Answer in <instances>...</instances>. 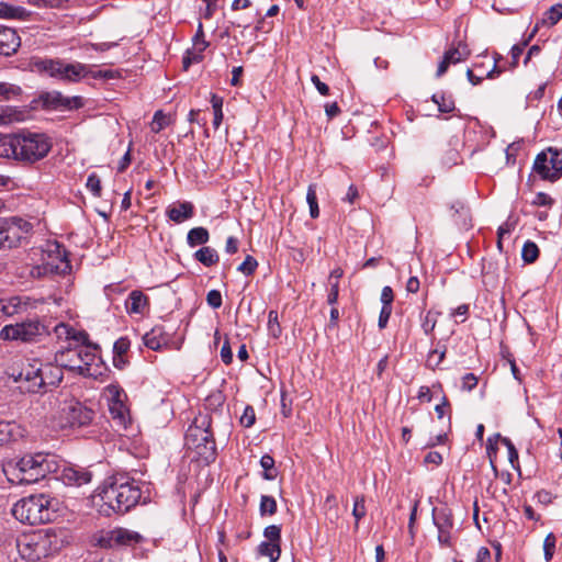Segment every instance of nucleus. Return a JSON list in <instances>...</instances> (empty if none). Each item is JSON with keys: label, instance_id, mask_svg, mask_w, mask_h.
Segmentation results:
<instances>
[{"label": "nucleus", "instance_id": "19", "mask_svg": "<svg viewBox=\"0 0 562 562\" xmlns=\"http://www.w3.org/2000/svg\"><path fill=\"white\" fill-rule=\"evenodd\" d=\"M92 474L82 468L65 467L61 470L60 479L66 485L81 486L90 483Z\"/></svg>", "mask_w": 562, "mask_h": 562}, {"label": "nucleus", "instance_id": "63", "mask_svg": "<svg viewBox=\"0 0 562 562\" xmlns=\"http://www.w3.org/2000/svg\"><path fill=\"white\" fill-rule=\"evenodd\" d=\"M391 314H392V306H382L380 315H379V322H378V325L381 329L386 326Z\"/></svg>", "mask_w": 562, "mask_h": 562}, {"label": "nucleus", "instance_id": "10", "mask_svg": "<svg viewBox=\"0 0 562 562\" xmlns=\"http://www.w3.org/2000/svg\"><path fill=\"white\" fill-rule=\"evenodd\" d=\"M533 171L542 180L555 182L562 177V150L549 147L537 155Z\"/></svg>", "mask_w": 562, "mask_h": 562}, {"label": "nucleus", "instance_id": "49", "mask_svg": "<svg viewBox=\"0 0 562 562\" xmlns=\"http://www.w3.org/2000/svg\"><path fill=\"white\" fill-rule=\"evenodd\" d=\"M516 222L508 218L497 229V247L502 250V240L506 234H510L515 229Z\"/></svg>", "mask_w": 562, "mask_h": 562}, {"label": "nucleus", "instance_id": "55", "mask_svg": "<svg viewBox=\"0 0 562 562\" xmlns=\"http://www.w3.org/2000/svg\"><path fill=\"white\" fill-rule=\"evenodd\" d=\"M255 422H256L255 409L251 406H246L243 415L240 416V424L244 427L249 428L255 424Z\"/></svg>", "mask_w": 562, "mask_h": 562}, {"label": "nucleus", "instance_id": "51", "mask_svg": "<svg viewBox=\"0 0 562 562\" xmlns=\"http://www.w3.org/2000/svg\"><path fill=\"white\" fill-rule=\"evenodd\" d=\"M86 187L92 193L93 196H101V180L95 173H91L88 177Z\"/></svg>", "mask_w": 562, "mask_h": 562}, {"label": "nucleus", "instance_id": "46", "mask_svg": "<svg viewBox=\"0 0 562 562\" xmlns=\"http://www.w3.org/2000/svg\"><path fill=\"white\" fill-rule=\"evenodd\" d=\"M352 516L356 519L355 528L358 529L360 519L366 516V506H364V497L363 496L356 497L353 508H352Z\"/></svg>", "mask_w": 562, "mask_h": 562}, {"label": "nucleus", "instance_id": "59", "mask_svg": "<svg viewBox=\"0 0 562 562\" xmlns=\"http://www.w3.org/2000/svg\"><path fill=\"white\" fill-rule=\"evenodd\" d=\"M202 59V53L196 52H187V55L183 57L182 64L183 68L187 70L192 63H199Z\"/></svg>", "mask_w": 562, "mask_h": 562}, {"label": "nucleus", "instance_id": "23", "mask_svg": "<svg viewBox=\"0 0 562 562\" xmlns=\"http://www.w3.org/2000/svg\"><path fill=\"white\" fill-rule=\"evenodd\" d=\"M143 341L147 348L157 351L167 345L168 339L162 327L156 326L143 336Z\"/></svg>", "mask_w": 562, "mask_h": 562}, {"label": "nucleus", "instance_id": "2", "mask_svg": "<svg viewBox=\"0 0 562 562\" xmlns=\"http://www.w3.org/2000/svg\"><path fill=\"white\" fill-rule=\"evenodd\" d=\"M66 543V535L63 530L48 528L23 536L18 540V550L27 562H38L57 553Z\"/></svg>", "mask_w": 562, "mask_h": 562}, {"label": "nucleus", "instance_id": "15", "mask_svg": "<svg viewBox=\"0 0 562 562\" xmlns=\"http://www.w3.org/2000/svg\"><path fill=\"white\" fill-rule=\"evenodd\" d=\"M54 333L57 340L68 342V347H74L88 341V334L83 330H77L66 323L53 324L50 321V334Z\"/></svg>", "mask_w": 562, "mask_h": 562}, {"label": "nucleus", "instance_id": "38", "mask_svg": "<svg viewBox=\"0 0 562 562\" xmlns=\"http://www.w3.org/2000/svg\"><path fill=\"white\" fill-rule=\"evenodd\" d=\"M130 348V341L126 338H120L114 342L113 350L115 353L114 366L121 368L122 356L127 352Z\"/></svg>", "mask_w": 562, "mask_h": 562}, {"label": "nucleus", "instance_id": "43", "mask_svg": "<svg viewBox=\"0 0 562 562\" xmlns=\"http://www.w3.org/2000/svg\"><path fill=\"white\" fill-rule=\"evenodd\" d=\"M260 515L261 516H272L277 512V502L272 496L262 495L260 498V506H259Z\"/></svg>", "mask_w": 562, "mask_h": 562}, {"label": "nucleus", "instance_id": "44", "mask_svg": "<svg viewBox=\"0 0 562 562\" xmlns=\"http://www.w3.org/2000/svg\"><path fill=\"white\" fill-rule=\"evenodd\" d=\"M325 508H326L327 518L331 522H335L338 519L339 515H338L336 496L334 494L327 495V497L325 499Z\"/></svg>", "mask_w": 562, "mask_h": 562}, {"label": "nucleus", "instance_id": "5", "mask_svg": "<svg viewBox=\"0 0 562 562\" xmlns=\"http://www.w3.org/2000/svg\"><path fill=\"white\" fill-rule=\"evenodd\" d=\"M12 515L23 524H46L56 517V501L46 494L30 495L14 504Z\"/></svg>", "mask_w": 562, "mask_h": 562}, {"label": "nucleus", "instance_id": "14", "mask_svg": "<svg viewBox=\"0 0 562 562\" xmlns=\"http://www.w3.org/2000/svg\"><path fill=\"white\" fill-rule=\"evenodd\" d=\"M36 308V301L29 296H10L0 300V317L23 315Z\"/></svg>", "mask_w": 562, "mask_h": 562}, {"label": "nucleus", "instance_id": "1", "mask_svg": "<svg viewBox=\"0 0 562 562\" xmlns=\"http://www.w3.org/2000/svg\"><path fill=\"white\" fill-rule=\"evenodd\" d=\"M52 140L44 133L23 131L0 136V157L23 165H33L44 159L52 149Z\"/></svg>", "mask_w": 562, "mask_h": 562}, {"label": "nucleus", "instance_id": "45", "mask_svg": "<svg viewBox=\"0 0 562 562\" xmlns=\"http://www.w3.org/2000/svg\"><path fill=\"white\" fill-rule=\"evenodd\" d=\"M496 439H501L502 443L507 448L508 450V460L513 468L518 467V451L515 448L514 443L510 441V439L506 437H501L499 434H496Z\"/></svg>", "mask_w": 562, "mask_h": 562}, {"label": "nucleus", "instance_id": "4", "mask_svg": "<svg viewBox=\"0 0 562 562\" xmlns=\"http://www.w3.org/2000/svg\"><path fill=\"white\" fill-rule=\"evenodd\" d=\"M63 380V369L52 363L32 359L24 364L15 378L20 387L29 393H46L47 387L57 386Z\"/></svg>", "mask_w": 562, "mask_h": 562}, {"label": "nucleus", "instance_id": "39", "mask_svg": "<svg viewBox=\"0 0 562 562\" xmlns=\"http://www.w3.org/2000/svg\"><path fill=\"white\" fill-rule=\"evenodd\" d=\"M170 124V117L162 111H156L150 123L151 132L159 133Z\"/></svg>", "mask_w": 562, "mask_h": 562}, {"label": "nucleus", "instance_id": "37", "mask_svg": "<svg viewBox=\"0 0 562 562\" xmlns=\"http://www.w3.org/2000/svg\"><path fill=\"white\" fill-rule=\"evenodd\" d=\"M260 465L263 469L265 480H274L277 472L274 470V459L269 454H263L260 459Z\"/></svg>", "mask_w": 562, "mask_h": 562}, {"label": "nucleus", "instance_id": "29", "mask_svg": "<svg viewBox=\"0 0 562 562\" xmlns=\"http://www.w3.org/2000/svg\"><path fill=\"white\" fill-rule=\"evenodd\" d=\"M194 258L205 267H211L217 263L220 259L217 251L209 246H204L195 251Z\"/></svg>", "mask_w": 562, "mask_h": 562}, {"label": "nucleus", "instance_id": "25", "mask_svg": "<svg viewBox=\"0 0 562 562\" xmlns=\"http://www.w3.org/2000/svg\"><path fill=\"white\" fill-rule=\"evenodd\" d=\"M23 436L22 428L14 422L0 420V446Z\"/></svg>", "mask_w": 562, "mask_h": 562}, {"label": "nucleus", "instance_id": "48", "mask_svg": "<svg viewBox=\"0 0 562 562\" xmlns=\"http://www.w3.org/2000/svg\"><path fill=\"white\" fill-rule=\"evenodd\" d=\"M268 329L271 336L278 338L281 335V327L278 321V312L270 311L268 314Z\"/></svg>", "mask_w": 562, "mask_h": 562}, {"label": "nucleus", "instance_id": "18", "mask_svg": "<svg viewBox=\"0 0 562 562\" xmlns=\"http://www.w3.org/2000/svg\"><path fill=\"white\" fill-rule=\"evenodd\" d=\"M46 103L55 110H76L82 108L85 102L79 95L66 97L60 92H54L47 95Z\"/></svg>", "mask_w": 562, "mask_h": 562}, {"label": "nucleus", "instance_id": "8", "mask_svg": "<svg viewBox=\"0 0 562 562\" xmlns=\"http://www.w3.org/2000/svg\"><path fill=\"white\" fill-rule=\"evenodd\" d=\"M211 418L209 415H200L194 418L186 432V446L195 450L205 461L215 459V441L210 430Z\"/></svg>", "mask_w": 562, "mask_h": 562}, {"label": "nucleus", "instance_id": "64", "mask_svg": "<svg viewBox=\"0 0 562 562\" xmlns=\"http://www.w3.org/2000/svg\"><path fill=\"white\" fill-rule=\"evenodd\" d=\"M221 359L225 364H229L233 361V352L228 340H226L222 346Z\"/></svg>", "mask_w": 562, "mask_h": 562}, {"label": "nucleus", "instance_id": "31", "mask_svg": "<svg viewBox=\"0 0 562 562\" xmlns=\"http://www.w3.org/2000/svg\"><path fill=\"white\" fill-rule=\"evenodd\" d=\"M562 19V3L551 5L543 14L541 24L548 27L555 25Z\"/></svg>", "mask_w": 562, "mask_h": 562}, {"label": "nucleus", "instance_id": "12", "mask_svg": "<svg viewBox=\"0 0 562 562\" xmlns=\"http://www.w3.org/2000/svg\"><path fill=\"white\" fill-rule=\"evenodd\" d=\"M31 229L32 225L21 217L0 220L1 247H16Z\"/></svg>", "mask_w": 562, "mask_h": 562}, {"label": "nucleus", "instance_id": "17", "mask_svg": "<svg viewBox=\"0 0 562 562\" xmlns=\"http://www.w3.org/2000/svg\"><path fill=\"white\" fill-rule=\"evenodd\" d=\"M434 524L438 529V541L442 547L451 546V529L453 527V520L449 513L440 510L438 514H434Z\"/></svg>", "mask_w": 562, "mask_h": 562}, {"label": "nucleus", "instance_id": "62", "mask_svg": "<svg viewBox=\"0 0 562 562\" xmlns=\"http://www.w3.org/2000/svg\"><path fill=\"white\" fill-rule=\"evenodd\" d=\"M394 300L393 290L391 286L385 285L381 292L382 306H392Z\"/></svg>", "mask_w": 562, "mask_h": 562}, {"label": "nucleus", "instance_id": "24", "mask_svg": "<svg viewBox=\"0 0 562 562\" xmlns=\"http://www.w3.org/2000/svg\"><path fill=\"white\" fill-rule=\"evenodd\" d=\"M116 529V548L119 547H133L140 542H143L144 537L134 530H130L126 528H115Z\"/></svg>", "mask_w": 562, "mask_h": 562}, {"label": "nucleus", "instance_id": "13", "mask_svg": "<svg viewBox=\"0 0 562 562\" xmlns=\"http://www.w3.org/2000/svg\"><path fill=\"white\" fill-rule=\"evenodd\" d=\"M44 69L52 76L61 80L75 82L90 74V66L81 63L67 64L60 60L45 61Z\"/></svg>", "mask_w": 562, "mask_h": 562}, {"label": "nucleus", "instance_id": "61", "mask_svg": "<svg viewBox=\"0 0 562 562\" xmlns=\"http://www.w3.org/2000/svg\"><path fill=\"white\" fill-rule=\"evenodd\" d=\"M477 385V378L473 373H467L462 378V390L472 391Z\"/></svg>", "mask_w": 562, "mask_h": 562}, {"label": "nucleus", "instance_id": "16", "mask_svg": "<svg viewBox=\"0 0 562 562\" xmlns=\"http://www.w3.org/2000/svg\"><path fill=\"white\" fill-rule=\"evenodd\" d=\"M66 355L78 356L79 364H81L83 371L80 372L81 375H92L90 368L97 360V348L94 346L86 341L77 347H67Z\"/></svg>", "mask_w": 562, "mask_h": 562}, {"label": "nucleus", "instance_id": "60", "mask_svg": "<svg viewBox=\"0 0 562 562\" xmlns=\"http://www.w3.org/2000/svg\"><path fill=\"white\" fill-rule=\"evenodd\" d=\"M436 318L432 316L431 312H428L425 315V318L422 324V328L426 335H429L436 327Z\"/></svg>", "mask_w": 562, "mask_h": 562}, {"label": "nucleus", "instance_id": "50", "mask_svg": "<svg viewBox=\"0 0 562 562\" xmlns=\"http://www.w3.org/2000/svg\"><path fill=\"white\" fill-rule=\"evenodd\" d=\"M258 266L257 260L248 255L245 260L238 266L237 270L245 276H250L255 272L256 268Z\"/></svg>", "mask_w": 562, "mask_h": 562}, {"label": "nucleus", "instance_id": "11", "mask_svg": "<svg viewBox=\"0 0 562 562\" xmlns=\"http://www.w3.org/2000/svg\"><path fill=\"white\" fill-rule=\"evenodd\" d=\"M109 412L113 422L122 428H126L131 422L130 409L126 405L127 395L117 384H110L103 391Z\"/></svg>", "mask_w": 562, "mask_h": 562}, {"label": "nucleus", "instance_id": "36", "mask_svg": "<svg viewBox=\"0 0 562 562\" xmlns=\"http://www.w3.org/2000/svg\"><path fill=\"white\" fill-rule=\"evenodd\" d=\"M539 248L538 246L530 240H527L521 249V258L527 263H532L538 259Z\"/></svg>", "mask_w": 562, "mask_h": 562}, {"label": "nucleus", "instance_id": "21", "mask_svg": "<svg viewBox=\"0 0 562 562\" xmlns=\"http://www.w3.org/2000/svg\"><path fill=\"white\" fill-rule=\"evenodd\" d=\"M166 215L175 223H182L193 217L194 205L188 201L171 204L167 207Z\"/></svg>", "mask_w": 562, "mask_h": 562}, {"label": "nucleus", "instance_id": "3", "mask_svg": "<svg viewBox=\"0 0 562 562\" xmlns=\"http://www.w3.org/2000/svg\"><path fill=\"white\" fill-rule=\"evenodd\" d=\"M57 463L55 458L45 453L25 454L16 461L4 465V472L11 482L31 484L55 472Z\"/></svg>", "mask_w": 562, "mask_h": 562}, {"label": "nucleus", "instance_id": "27", "mask_svg": "<svg viewBox=\"0 0 562 562\" xmlns=\"http://www.w3.org/2000/svg\"><path fill=\"white\" fill-rule=\"evenodd\" d=\"M30 12L23 7L0 2V18L27 20Z\"/></svg>", "mask_w": 562, "mask_h": 562}, {"label": "nucleus", "instance_id": "20", "mask_svg": "<svg viewBox=\"0 0 562 562\" xmlns=\"http://www.w3.org/2000/svg\"><path fill=\"white\" fill-rule=\"evenodd\" d=\"M20 46V37L11 27L0 26V55L10 56Z\"/></svg>", "mask_w": 562, "mask_h": 562}, {"label": "nucleus", "instance_id": "26", "mask_svg": "<svg viewBox=\"0 0 562 562\" xmlns=\"http://www.w3.org/2000/svg\"><path fill=\"white\" fill-rule=\"evenodd\" d=\"M67 347L64 350H60L56 353L55 360L61 368H66L70 371H76L80 374L82 371L81 364H79L80 360H78V356L66 355Z\"/></svg>", "mask_w": 562, "mask_h": 562}, {"label": "nucleus", "instance_id": "54", "mask_svg": "<svg viewBox=\"0 0 562 562\" xmlns=\"http://www.w3.org/2000/svg\"><path fill=\"white\" fill-rule=\"evenodd\" d=\"M194 41V49L203 53L207 47V42L204 40L203 25L199 23L196 34L193 38Z\"/></svg>", "mask_w": 562, "mask_h": 562}, {"label": "nucleus", "instance_id": "34", "mask_svg": "<svg viewBox=\"0 0 562 562\" xmlns=\"http://www.w3.org/2000/svg\"><path fill=\"white\" fill-rule=\"evenodd\" d=\"M21 88L16 85L0 82V101L13 100L21 95Z\"/></svg>", "mask_w": 562, "mask_h": 562}, {"label": "nucleus", "instance_id": "56", "mask_svg": "<svg viewBox=\"0 0 562 562\" xmlns=\"http://www.w3.org/2000/svg\"><path fill=\"white\" fill-rule=\"evenodd\" d=\"M207 304L213 308H218L222 305V294L217 290H211L206 295Z\"/></svg>", "mask_w": 562, "mask_h": 562}, {"label": "nucleus", "instance_id": "6", "mask_svg": "<svg viewBox=\"0 0 562 562\" xmlns=\"http://www.w3.org/2000/svg\"><path fill=\"white\" fill-rule=\"evenodd\" d=\"M49 404L58 407V426L64 428H80L88 426L94 418L93 409L76 400L69 392L60 391L52 395Z\"/></svg>", "mask_w": 562, "mask_h": 562}, {"label": "nucleus", "instance_id": "7", "mask_svg": "<svg viewBox=\"0 0 562 562\" xmlns=\"http://www.w3.org/2000/svg\"><path fill=\"white\" fill-rule=\"evenodd\" d=\"M103 504L101 513L111 515V513L124 514L136 506L142 497V491L138 483L134 480L124 483H112L103 488L100 494Z\"/></svg>", "mask_w": 562, "mask_h": 562}, {"label": "nucleus", "instance_id": "9", "mask_svg": "<svg viewBox=\"0 0 562 562\" xmlns=\"http://www.w3.org/2000/svg\"><path fill=\"white\" fill-rule=\"evenodd\" d=\"M50 335V319L27 318L21 323L5 325L0 330L2 340H19L22 342H35Z\"/></svg>", "mask_w": 562, "mask_h": 562}, {"label": "nucleus", "instance_id": "28", "mask_svg": "<svg viewBox=\"0 0 562 562\" xmlns=\"http://www.w3.org/2000/svg\"><path fill=\"white\" fill-rule=\"evenodd\" d=\"M116 529L112 530H102L93 536V542L94 544L99 546L100 548L104 549H113L116 548Z\"/></svg>", "mask_w": 562, "mask_h": 562}, {"label": "nucleus", "instance_id": "47", "mask_svg": "<svg viewBox=\"0 0 562 562\" xmlns=\"http://www.w3.org/2000/svg\"><path fill=\"white\" fill-rule=\"evenodd\" d=\"M555 536L550 532L546 538H544V541H543V553H544V559L547 562H550L554 555V550H555Z\"/></svg>", "mask_w": 562, "mask_h": 562}, {"label": "nucleus", "instance_id": "41", "mask_svg": "<svg viewBox=\"0 0 562 562\" xmlns=\"http://www.w3.org/2000/svg\"><path fill=\"white\" fill-rule=\"evenodd\" d=\"M22 113L11 106L0 110V125H8L21 120Z\"/></svg>", "mask_w": 562, "mask_h": 562}, {"label": "nucleus", "instance_id": "33", "mask_svg": "<svg viewBox=\"0 0 562 562\" xmlns=\"http://www.w3.org/2000/svg\"><path fill=\"white\" fill-rule=\"evenodd\" d=\"M470 55V50L465 44L459 43L457 47L451 48L445 53V57L450 64H457L467 59Z\"/></svg>", "mask_w": 562, "mask_h": 562}, {"label": "nucleus", "instance_id": "35", "mask_svg": "<svg viewBox=\"0 0 562 562\" xmlns=\"http://www.w3.org/2000/svg\"><path fill=\"white\" fill-rule=\"evenodd\" d=\"M431 100L438 105V110L442 113H450L454 110V101L451 95L435 93Z\"/></svg>", "mask_w": 562, "mask_h": 562}, {"label": "nucleus", "instance_id": "30", "mask_svg": "<svg viewBox=\"0 0 562 562\" xmlns=\"http://www.w3.org/2000/svg\"><path fill=\"white\" fill-rule=\"evenodd\" d=\"M210 234L204 227H194L189 231L187 235V243L190 247H195L198 245H204L209 241Z\"/></svg>", "mask_w": 562, "mask_h": 562}, {"label": "nucleus", "instance_id": "58", "mask_svg": "<svg viewBox=\"0 0 562 562\" xmlns=\"http://www.w3.org/2000/svg\"><path fill=\"white\" fill-rule=\"evenodd\" d=\"M532 204L537 206H551L553 204V199L544 192H538Z\"/></svg>", "mask_w": 562, "mask_h": 562}, {"label": "nucleus", "instance_id": "53", "mask_svg": "<svg viewBox=\"0 0 562 562\" xmlns=\"http://www.w3.org/2000/svg\"><path fill=\"white\" fill-rule=\"evenodd\" d=\"M120 76V72L117 70H112V69H105V70H93L91 67H90V74L88 77H91L93 79H104V80H109V79H114V78H117Z\"/></svg>", "mask_w": 562, "mask_h": 562}, {"label": "nucleus", "instance_id": "32", "mask_svg": "<svg viewBox=\"0 0 562 562\" xmlns=\"http://www.w3.org/2000/svg\"><path fill=\"white\" fill-rule=\"evenodd\" d=\"M258 551L261 555L268 557L270 562H277L281 554L280 543L263 541L259 544Z\"/></svg>", "mask_w": 562, "mask_h": 562}, {"label": "nucleus", "instance_id": "57", "mask_svg": "<svg viewBox=\"0 0 562 562\" xmlns=\"http://www.w3.org/2000/svg\"><path fill=\"white\" fill-rule=\"evenodd\" d=\"M330 288L327 294V303L329 305H335L338 302L339 296V281L330 282Z\"/></svg>", "mask_w": 562, "mask_h": 562}, {"label": "nucleus", "instance_id": "42", "mask_svg": "<svg viewBox=\"0 0 562 562\" xmlns=\"http://www.w3.org/2000/svg\"><path fill=\"white\" fill-rule=\"evenodd\" d=\"M446 356V347L442 349H434L428 352L427 359H426V366L427 368L435 370L439 367V364L442 362Z\"/></svg>", "mask_w": 562, "mask_h": 562}, {"label": "nucleus", "instance_id": "52", "mask_svg": "<svg viewBox=\"0 0 562 562\" xmlns=\"http://www.w3.org/2000/svg\"><path fill=\"white\" fill-rule=\"evenodd\" d=\"M263 536L268 542H281V527L277 525H270L265 528Z\"/></svg>", "mask_w": 562, "mask_h": 562}, {"label": "nucleus", "instance_id": "22", "mask_svg": "<svg viewBox=\"0 0 562 562\" xmlns=\"http://www.w3.org/2000/svg\"><path fill=\"white\" fill-rule=\"evenodd\" d=\"M125 306L128 314H143L148 306V297L142 291L134 290L130 293Z\"/></svg>", "mask_w": 562, "mask_h": 562}, {"label": "nucleus", "instance_id": "40", "mask_svg": "<svg viewBox=\"0 0 562 562\" xmlns=\"http://www.w3.org/2000/svg\"><path fill=\"white\" fill-rule=\"evenodd\" d=\"M306 201L310 206V215L312 218H316L319 215V209L316 196V186L310 184L306 193Z\"/></svg>", "mask_w": 562, "mask_h": 562}]
</instances>
